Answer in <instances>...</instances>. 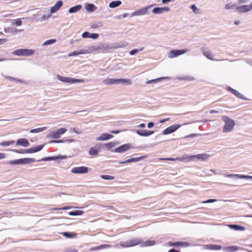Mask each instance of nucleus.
Returning <instances> with one entry per match:
<instances>
[{
	"mask_svg": "<svg viewBox=\"0 0 252 252\" xmlns=\"http://www.w3.org/2000/svg\"><path fill=\"white\" fill-rule=\"evenodd\" d=\"M99 35L97 33H90L87 32H83L82 34L83 38H90L92 39H96L98 37Z\"/></svg>",
	"mask_w": 252,
	"mask_h": 252,
	"instance_id": "19",
	"label": "nucleus"
},
{
	"mask_svg": "<svg viewBox=\"0 0 252 252\" xmlns=\"http://www.w3.org/2000/svg\"><path fill=\"white\" fill-rule=\"evenodd\" d=\"M225 177L234 178L235 179H252V176L248 175H239L236 174H229L224 175Z\"/></svg>",
	"mask_w": 252,
	"mask_h": 252,
	"instance_id": "11",
	"label": "nucleus"
},
{
	"mask_svg": "<svg viewBox=\"0 0 252 252\" xmlns=\"http://www.w3.org/2000/svg\"><path fill=\"white\" fill-rule=\"evenodd\" d=\"M136 133L142 136H147L154 133L153 131H150L148 130H141L139 129L136 131Z\"/></svg>",
	"mask_w": 252,
	"mask_h": 252,
	"instance_id": "21",
	"label": "nucleus"
},
{
	"mask_svg": "<svg viewBox=\"0 0 252 252\" xmlns=\"http://www.w3.org/2000/svg\"><path fill=\"white\" fill-rule=\"evenodd\" d=\"M228 227L231 229L235 230H238V231H244V230H245V229H246L245 227L238 225L236 224H230L228 225Z\"/></svg>",
	"mask_w": 252,
	"mask_h": 252,
	"instance_id": "27",
	"label": "nucleus"
},
{
	"mask_svg": "<svg viewBox=\"0 0 252 252\" xmlns=\"http://www.w3.org/2000/svg\"><path fill=\"white\" fill-rule=\"evenodd\" d=\"M65 141L64 140H51L50 141V143H63V142H64Z\"/></svg>",
	"mask_w": 252,
	"mask_h": 252,
	"instance_id": "60",
	"label": "nucleus"
},
{
	"mask_svg": "<svg viewBox=\"0 0 252 252\" xmlns=\"http://www.w3.org/2000/svg\"><path fill=\"white\" fill-rule=\"evenodd\" d=\"M63 235L67 238H73L76 236L75 233L63 232Z\"/></svg>",
	"mask_w": 252,
	"mask_h": 252,
	"instance_id": "44",
	"label": "nucleus"
},
{
	"mask_svg": "<svg viewBox=\"0 0 252 252\" xmlns=\"http://www.w3.org/2000/svg\"><path fill=\"white\" fill-rule=\"evenodd\" d=\"M57 78L62 82L69 84H74L76 83H84L85 82L84 80L83 79H78L67 77H63L61 76L60 75H57Z\"/></svg>",
	"mask_w": 252,
	"mask_h": 252,
	"instance_id": "3",
	"label": "nucleus"
},
{
	"mask_svg": "<svg viewBox=\"0 0 252 252\" xmlns=\"http://www.w3.org/2000/svg\"><path fill=\"white\" fill-rule=\"evenodd\" d=\"M128 45V43L125 41H120L118 43H112V48H124Z\"/></svg>",
	"mask_w": 252,
	"mask_h": 252,
	"instance_id": "20",
	"label": "nucleus"
},
{
	"mask_svg": "<svg viewBox=\"0 0 252 252\" xmlns=\"http://www.w3.org/2000/svg\"><path fill=\"white\" fill-rule=\"evenodd\" d=\"M77 250L75 249L67 250L64 252H76Z\"/></svg>",
	"mask_w": 252,
	"mask_h": 252,
	"instance_id": "64",
	"label": "nucleus"
},
{
	"mask_svg": "<svg viewBox=\"0 0 252 252\" xmlns=\"http://www.w3.org/2000/svg\"><path fill=\"white\" fill-rule=\"evenodd\" d=\"M21 164H26L33 162L35 161V159L33 158H21Z\"/></svg>",
	"mask_w": 252,
	"mask_h": 252,
	"instance_id": "26",
	"label": "nucleus"
},
{
	"mask_svg": "<svg viewBox=\"0 0 252 252\" xmlns=\"http://www.w3.org/2000/svg\"><path fill=\"white\" fill-rule=\"evenodd\" d=\"M203 54L208 59L211 60H214V59L213 58V55L210 51H203Z\"/></svg>",
	"mask_w": 252,
	"mask_h": 252,
	"instance_id": "35",
	"label": "nucleus"
},
{
	"mask_svg": "<svg viewBox=\"0 0 252 252\" xmlns=\"http://www.w3.org/2000/svg\"><path fill=\"white\" fill-rule=\"evenodd\" d=\"M82 8L81 5H77L74 7H71L69 9L68 12L70 13H73L79 11Z\"/></svg>",
	"mask_w": 252,
	"mask_h": 252,
	"instance_id": "32",
	"label": "nucleus"
},
{
	"mask_svg": "<svg viewBox=\"0 0 252 252\" xmlns=\"http://www.w3.org/2000/svg\"><path fill=\"white\" fill-rule=\"evenodd\" d=\"M103 83L106 85L120 84H127L128 85H131V81L130 79L124 78H107L103 80Z\"/></svg>",
	"mask_w": 252,
	"mask_h": 252,
	"instance_id": "2",
	"label": "nucleus"
},
{
	"mask_svg": "<svg viewBox=\"0 0 252 252\" xmlns=\"http://www.w3.org/2000/svg\"><path fill=\"white\" fill-rule=\"evenodd\" d=\"M186 158L183 157H179L177 158H160V159H164V160H170V161H175V160H179L181 161H183Z\"/></svg>",
	"mask_w": 252,
	"mask_h": 252,
	"instance_id": "37",
	"label": "nucleus"
},
{
	"mask_svg": "<svg viewBox=\"0 0 252 252\" xmlns=\"http://www.w3.org/2000/svg\"><path fill=\"white\" fill-rule=\"evenodd\" d=\"M85 8L88 12H93L96 9V7L93 4L88 3L86 5Z\"/></svg>",
	"mask_w": 252,
	"mask_h": 252,
	"instance_id": "25",
	"label": "nucleus"
},
{
	"mask_svg": "<svg viewBox=\"0 0 252 252\" xmlns=\"http://www.w3.org/2000/svg\"><path fill=\"white\" fill-rule=\"evenodd\" d=\"M119 144L118 142H110L104 144L105 147L107 150H110L113 147L116 146Z\"/></svg>",
	"mask_w": 252,
	"mask_h": 252,
	"instance_id": "28",
	"label": "nucleus"
},
{
	"mask_svg": "<svg viewBox=\"0 0 252 252\" xmlns=\"http://www.w3.org/2000/svg\"><path fill=\"white\" fill-rule=\"evenodd\" d=\"M180 79L182 80L193 81L194 80V78L191 76H188L181 78Z\"/></svg>",
	"mask_w": 252,
	"mask_h": 252,
	"instance_id": "52",
	"label": "nucleus"
},
{
	"mask_svg": "<svg viewBox=\"0 0 252 252\" xmlns=\"http://www.w3.org/2000/svg\"><path fill=\"white\" fill-rule=\"evenodd\" d=\"M169 10V8L168 7H156L153 9L152 12L154 14H158L162 13L164 12L168 11Z\"/></svg>",
	"mask_w": 252,
	"mask_h": 252,
	"instance_id": "15",
	"label": "nucleus"
},
{
	"mask_svg": "<svg viewBox=\"0 0 252 252\" xmlns=\"http://www.w3.org/2000/svg\"><path fill=\"white\" fill-rule=\"evenodd\" d=\"M83 214V212L81 210H76L75 211L70 212L68 214L70 216H79Z\"/></svg>",
	"mask_w": 252,
	"mask_h": 252,
	"instance_id": "38",
	"label": "nucleus"
},
{
	"mask_svg": "<svg viewBox=\"0 0 252 252\" xmlns=\"http://www.w3.org/2000/svg\"><path fill=\"white\" fill-rule=\"evenodd\" d=\"M132 146L130 144H124L119 147L116 148L114 150V152L115 153H122L128 151V150L131 149Z\"/></svg>",
	"mask_w": 252,
	"mask_h": 252,
	"instance_id": "8",
	"label": "nucleus"
},
{
	"mask_svg": "<svg viewBox=\"0 0 252 252\" xmlns=\"http://www.w3.org/2000/svg\"><path fill=\"white\" fill-rule=\"evenodd\" d=\"M210 157L209 155L207 154H201L196 155L190 156L189 157V158H195L198 159H200L201 160H206Z\"/></svg>",
	"mask_w": 252,
	"mask_h": 252,
	"instance_id": "14",
	"label": "nucleus"
},
{
	"mask_svg": "<svg viewBox=\"0 0 252 252\" xmlns=\"http://www.w3.org/2000/svg\"><path fill=\"white\" fill-rule=\"evenodd\" d=\"M242 249L236 246H232L229 247H224L223 251L227 252H235L238 250H242Z\"/></svg>",
	"mask_w": 252,
	"mask_h": 252,
	"instance_id": "23",
	"label": "nucleus"
},
{
	"mask_svg": "<svg viewBox=\"0 0 252 252\" xmlns=\"http://www.w3.org/2000/svg\"><path fill=\"white\" fill-rule=\"evenodd\" d=\"M111 49H113L112 44L111 45H109L108 44H102L98 45L97 47H95L94 51L102 50L103 52H107Z\"/></svg>",
	"mask_w": 252,
	"mask_h": 252,
	"instance_id": "10",
	"label": "nucleus"
},
{
	"mask_svg": "<svg viewBox=\"0 0 252 252\" xmlns=\"http://www.w3.org/2000/svg\"><path fill=\"white\" fill-rule=\"evenodd\" d=\"M70 207H63V208H52L50 209L51 211H57L61 210H66L69 209Z\"/></svg>",
	"mask_w": 252,
	"mask_h": 252,
	"instance_id": "55",
	"label": "nucleus"
},
{
	"mask_svg": "<svg viewBox=\"0 0 252 252\" xmlns=\"http://www.w3.org/2000/svg\"><path fill=\"white\" fill-rule=\"evenodd\" d=\"M122 2L120 0L114 1L109 3V6L110 8H114L119 6L121 4Z\"/></svg>",
	"mask_w": 252,
	"mask_h": 252,
	"instance_id": "34",
	"label": "nucleus"
},
{
	"mask_svg": "<svg viewBox=\"0 0 252 252\" xmlns=\"http://www.w3.org/2000/svg\"><path fill=\"white\" fill-rule=\"evenodd\" d=\"M147 156H141L137 158H133L127 159V163L131 162H137L146 158Z\"/></svg>",
	"mask_w": 252,
	"mask_h": 252,
	"instance_id": "33",
	"label": "nucleus"
},
{
	"mask_svg": "<svg viewBox=\"0 0 252 252\" xmlns=\"http://www.w3.org/2000/svg\"><path fill=\"white\" fill-rule=\"evenodd\" d=\"M14 152L19 154H25L26 153V149H21V150H13Z\"/></svg>",
	"mask_w": 252,
	"mask_h": 252,
	"instance_id": "54",
	"label": "nucleus"
},
{
	"mask_svg": "<svg viewBox=\"0 0 252 252\" xmlns=\"http://www.w3.org/2000/svg\"><path fill=\"white\" fill-rule=\"evenodd\" d=\"M89 154L91 156H97L98 151L94 147H92L89 151Z\"/></svg>",
	"mask_w": 252,
	"mask_h": 252,
	"instance_id": "39",
	"label": "nucleus"
},
{
	"mask_svg": "<svg viewBox=\"0 0 252 252\" xmlns=\"http://www.w3.org/2000/svg\"><path fill=\"white\" fill-rule=\"evenodd\" d=\"M64 157H47L45 158H43L41 159L38 160L37 161H49V160H56L58 158H64Z\"/></svg>",
	"mask_w": 252,
	"mask_h": 252,
	"instance_id": "31",
	"label": "nucleus"
},
{
	"mask_svg": "<svg viewBox=\"0 0 252 252\" xmlns=\"http://www.w3.org/2000/svg\"><path fill=\"white\" fill-rule=\"evenodd\" d=\"M167 78H168V77H160V78H157V79H153V80H151L148 81L146 82V84H151V83H156V82H158L159 81H160V80H163V79H167Z\"/></svg>",
	"mask_w": 252,
	"mask_h": 252,
	"instance_id": "36",
	"label": "nucleus"
},
{
	"mask_svg": "<svg viewBox=\"0 0 252 252\" xmlns=\"http://www.w3.org/2000/svg\"><path fill=\"white\" fill-rule=\"evenodd\" d=\"M14 24L16 26H20L22 25V21L20 19H17L15 21Z\"/></svg>",
	"mask_w": 252,
	"mask_h": 252,
	"instance_id": "59",
	"label": "nucleus"
},
{
	"mask_svg": "<svg viewBox=\"0 0 252 252\" xmlns=\"http://www.w3.org/2000/svg\"><path fill=\"white\" fill-rule=\"evenodd\" d=\"M140 243L139 240H132L122 244V246L123 247H131L138 245Z\"/></svg>",
	"mask_w": 252,
	"mask_h": 252,
	"instance_id": "17",
	"label": "nucleus"
},
{
	"mask_svg": "<svg viewBox=\"0 0 252 252\" xmlns=\"http://www.w3.org/2000/svg\"><path fill=\"white\" fill-rule=\"evenodd\" d=\"M216 201H217L216 199H208L206 201H203L202 203H213V202H216Z\"/></svg>",
	"mask_w": 252,
	"mask_h": 252,
	"instance_id": "57",
	"label": "nucleus"
},
{
	"mask_svg": "<svg viewBox=\"0 0 252 252\" xmlns=\"http://www.w3.org/2000/svg\"><path fill=\"white\" fill-rule=\"evenodd\" d=\"M15 143L14 141H4L1 142L0 143V146L6 147V146H9L10 145H12Z\"/></svg>",
	"mask_w": 252,
	"mask_h": 252,
	"instance_id": "41",
	"label": "nucleus"
},
{
	"mask_svg": "<svg viewBox=\"0 0 252 252\" xmlns=\"http://www.w3.org/2000/svg\"><path fill=\"white\" fill-rule=\"evenodd\" d=\"M191 9L193 10V11L195 13H199V10L196 7V5L195 4H193L191 6Z\"/></svg>",
	"mask_w": 252,
	"mask_h": 252,
	"instance_id": "53",
	"label": "nucleus"
},
{
	"mask_svg": "<svg viewBox=\"0 0 252 252\" xmlns=\"http://www.w3.org/2000/svg\"><path fill=\"white\" fill-rule=\"evenodd\" d=\"M226 89L227 91L230 92L231 93L234 94L237 97H238L239 98H242V96H241L242 95L237 91H236L233 89H232L230 87H227L226 88Z\"/></svg>",
	"mask_w": 252,
	"mask_h": 252,
	"instance_id": "30",
	"label": "nucleus"
},
{
	"mask_svg": "<svg viewBox=\"0 0 252 252\" xmlns=\"http://www.w3.org/2000/svg\"><path fill=\"white\" fill-rule=\"evenodd\" d=\"M188 50H172L168 53V57L169 58H173L179 55L186 53Z\"/></svg>",
	"mask_w": 252,
	"mask_h": 252,
	"instance_id": "7",
	"label": "nucleus"
},
{
	"mask_svg": "<svg viewBox=\"0 0 252 252\" xmlns=\"http://www.w3.org/2000/svg\"><path fill=\"white\" fill-rule=\"evenodd\" d=\"M198 134H191L190 135H187V136H185V138H189V137H195L196 136H197Z\"/></svg>",
	"mask_w": 252,
	"mask_h": 252,
	"instance_id": "61",
	"label": "nucleus"
},
{
	"mask_svg": "<svg viewBox=\"0 0 252 252\" xmlns=\"http://www.w3.org/2000/svg\"><path fill=\"white\" fill-rule=\"evenodd\" d=\"M17 145H20L24 147H28L30 145L29 142L27 139L25 138H20L18 139L16 141Z\"/></svg>",
	"mask_w": 252,
	"mask_h": 252,
	"instance_id": "16",
	"label": "nucleus"
},
{
	"mask_svg": "<svg viewBox=\"0 0 252 252\" xmlns=\"http://www.w3.org/2000/svg\"><path fill=\"white\" fill-rule=\"evenodd\" d=\"M168 245L169 246H179V242H169L168 243Z\"/></svg>",
	"mask_w": 252,
	"mask_h": 252,
	"instance_id": "56",
	"label": "nucleus"
},
{
	"mask_svg": "<svg viewBox=\"0 0 252 252\" xmlns=\"http://www.w3.org/2000/svg\"><path fill=\"white\" fill-rule=\"evenodd\" d=\"M34 52L32 49H21L15 50L13 54L17 56H28L32 55Z\"/></svg>",
	"mask_w": 252,
	"mask_h": 252,
	"instance_id": "5",
	"label": "nucleus"
},
{
	"mask_svg": "<svg viewBox=\"0 0 252 252\" xmlns=\"http://www.w3.org/2000/svg\"><path fill=\"white\" fill-rule=\"evenodd\" d=\"M102 26V24L101 22H98L96 23H93L91 25V28L93 29H97Z\"/></svg>",
	"mask_w": 252,
	"mask_h": 252,
	"instance_id": "46",
	"label": "nucleus"
},
{
	"mask_svg": "<svg viewBox=\"0 0 252 252\" xmlns=\"http://www.w3.org/2000/svg\"><path fill=\"white\" fill-rule=\"evenodd\" d=\"M113 136L111 134L103 133L99 137L96 138L97 141H105L112 138Z\"/></svg>",
	"mask_w": 252,
	"mask_h": 252,
	"instance_id": "13",
	"label": "nucleus"
},
{
	"mask_svg": "<svg viewBox=\"0 0 252 252\" xmlns=\"http://www.w3.org/2000/svg\"><path fill=\"white\" fill-rule=\"evenodd\" d=\"M65 128H60L56 130L51 131L47 136L48 138L58 139L61 136V135L64 133L66 131Z\"/></svg>",
	"mask_w": 252,
	"mask_h": 252,
	"instance_id": "4",
	"label": "nucleus"
},
{
	"mask_svg": "<svg viewBox=\"0 0 252 252\" xmlns=\"http://www.w3.org/2000/svg\"><path fill=\"white\" fill-rule=\"evenodd\" d=\"M56 40L55 39H49V40H46V41H45L43 43L42 45L43 46H46V45H50V44H53L55 42H56Z\"/></svg>",
	"mask_w": 252,
	"mask_h": 252,
	"instance_id": "43",
	"label": "nucleus"
},
{
	"mask_svg": "<svg viewBox=\"0 0 252 252\" xmlns=\"http://www.w3.org/2000/svg\"><path fill=\"white\" fill-rule=\"evenodd\" d=\"M63 3L62 1L59 0L57 2V3L51 8L50 12L52 13H55L57 12L63 5Z\"/></svg>",
	"mask_w": 252,
	"mask_h": 252,
	"instance_id": "18",
	"label": "nucleus"
},
{
	"mask_svg": "<svg viewBox=\"0 0 252 252\" xmlns=\"http://www.w3.org/2000/svg\"><path fill=\"white\" fill-rule=\"evenodd\" d=\"M6 155L4 153H0V159H3L5 158Z\"/></svg>",
	"mask_w": 252,
	"mask_h": 252,
	"instance_id": "63",
	"label": "nucleus"
},
{
	"mask_svg": "<svg viewBox=\"0 0 252 252\" xmlns=\"http://www.w3.org/2000/svg\"><path fill=\"white\" fill-rule=\"evenodd\" d=\"M150 6H148L147 7H144L142 9H140L137 11H135L133 13V16H139V15H143L147 13L148 9Z\"/></svg>",
	"mask_w": 252,
	"mask_h": 252,
	"instance_id": "24",
	"label": "nucleus"
},
{
	"mask_svg": "<svg viewBox=\"0 0 252 252\" xmlns=\"http://www.w3.org/2000/svg\"><path fill=\"white\" fill-rule=\"evenodd\" d=\"M221 119L225 123L222 129L223 132L228 133L232 131L235 125L234 121L227 116H222Z\"/></svg>",
	"mask_w": 252,
	"mask_h": 252,
	"instance_id": "1",
	"label": "nucleus"
},
{
	"mask_svg": "<svg viewBox=\"0 0 252 252\" xmlns=\"http://www.w3.org/2000/svg\"><path fill=\"white\" fill-rule=\"evenodd\" d=\"M84 53H86V52H83V51H81V52H78L77 51H74V52H73L70 53L68 55V56L70 57V56H76V55H78L80 54H84Z\"/></svg>",
	"mask_w": 252,
	"mask_h": 252,
	"instance_id": "50",
	"label": "nucleus"
},
{
	"mask_svg": "<svg viewBox=\"0 0 252 252\" xmlns=\"http://www.w3.org/2000/svg\"><path fill=\"white\" fill-rule=\"evenodd\" d=\"M234 6V5H232L230 3L226 4L225 6V8L226 9H229L232 8Z\"/></svg>",
	"mask_w": 252,
	"mask_h": 252,
	"instance_id": "58",
	"label": "nucleus"
},
{
	"mask_svg": "<svg viewBox=\"0 0 252 252\" xmlns=\"http://www.w3.org/2000/svg\"><path fill=\"white\" fill-rule=\"evenodd\" d=\"M88 168L86 166H80L73 168L71 172L73 174H86L88 172Z\"/></svg>",
	"mask_w": 252,
	"mask_h": 252,
	"instance_id": "6",
	"label": "nucleus"
},
{
	"mask_svg": "<svg viewBox=\"0 0 252 252\" xmlns=\"http://www.w3.org/2000/svg\"><path fill=\"white\" fill-rule=\"evenodd\" d=\"M187 247L190 246V244L187 242H179V246Z\"/></svg>",
	"mask_w": 252,
	"mask_h": 252,
	"instance_id": "51",
	"label": "nucleus"
},
{
	"mask_svg": "<svg viewBox=\"0 0 252 252\" xmlns=\"http://www.w3.org/2000/svg\"><path fill=\"white\" fill-rule=\"evenodd\" d=\"M182 126L181 125H172L166 129H165L163 131L162 134L163 135H166L170 133H171L175 131H176L178 128H180Z\"/></svg>",
	"mask_w": 252,
	"mask_h": 252,
	"instance_id": "9",
	"label": "nucleus"
},
{
	"mask_svg": "<svg viewBox=\"0 0 252 252\" xmlns=\"http://www.w3.org/2000/svg\"><path fill=\"white\" fill-rule=\"evenodd\" d=\"M155 241H152V240H148V241H146L144 242V246H152V245H155Z\"/></svg>",
	"mask_w": 252,
	"mask_h": 252,
	"instance_id": "47",
	"label": "nucleus"
},
{
	"mask_svg": "<svg viewBox=\"0 0 252 252\" xmlns=\"http://www.w3.org/2000/svg\"><path fill=\"white\" fill-rule=\"evenodd\" d=\"M100 177L104 180H114L115 178L114 176H110V175H102L100 176Z\"/></svg>",
	"mask_w": 252,
	"mask_h": 252,
	"instance_id": "45",
	"label": "nucleus"
},
{
	"mask_svg": "<svg viewBox=\"0 0 252 252\" xmlns=\"http://www.w3.org/2000/svg\"><path fill=\"white\" fill-rule=\"evenodd\" d=\"M143 50V48H141L140 49L138 50V49H133L131 51H130L129 52V54L130 55H135V54H136L137 53H138V52L139 51H141Z\"/></svg>",
	"mask_w": 252,
	"mask_h": 252,
	"instance_id": "49",
	"label": "nucleus"
},
{
	"mask_svg": "<svg viewBox=\"0 0 252 252\" xmlns=\"http://www.w3.org/2000/svg\"><path fill=\"white\" fill-rule=\"evenodd\" d=\"M249 1V0H238V3L240 4L248 2Z\"/></svg>",
	"mask_w": 252,
	"mask_h": 252,
	"instance_id": "62",
	"label": "nucleus"
},
{
	"mask_svg": "<svg viewBox=\"0 0 252 252\" xmlns=\"http://www.w3.org/2000/svg\"><path fill=\"white\" fill-rule=\"evenodd\" d=\"M7 164L10 165H17V164H21V160L20 159H16L12 161H8L6 162Z\"/></svg>",
	"mask_w": 252,
	"mask_h": 252,
	"instance_id": "42",
	"label": "nucleus"
},
{
	"mask_svg": "<svg viewBox=\"0 0 252 252\" xmlns=\"http://www.w3.org/2000/svg\"><path fill=\"white\" fill-rule=\"evenodd\" d=\"M110 246L108 245H106V244H104V245H101L99 246H98V247H96L94 248H93V250H100L101 249H103V248H109Z\"/></svg>",
	"mask_w": 252,
	"mask_h": 252,
	"instance_id": "48",
	"label": "nucleus"
},
{
	"mask_svg": "<svg viewBox=\"0 0 252 252\" xmlns=\"http://www.w3.org/2000/svg\"><path fill=\"white\" fill-rule=\"evenodd\" d=\"M44 147V145H40L35 147L31 148L29 149H26V153H33L38 152L42 149Z\"/></svg>",
	"mask_w": 252,
	"mask_h": 252,
	"instance_id": "22",
	"label": "nucleus"
},
{
	"mask_svg": "<svg viewBox=\"0 0 252 252\" xmlns=\"http://www.w3.org/2000/svg\"><path fill=\"white\" fill-rule=\"evenodd\" d=\"M252 9V5H244L236 7V10L239 12H247L250 11Z\"/></svg>",
	"mask_w": 252,
	"mask_h": 252,
	"instance_id": "12",
	"label": "nucleus"
},
{
	"mask_svg": "<svg viewBox=\"0 0 252 252\" xmlns=\"http://www.w3.org/2000/svg\"><path fill=\"white\" fill-rule=\"evenodd\" d=\"M46 129V127H40V128H35V129H32L30 130V132H31V133H38V132L44 131Z\"/></svg>",
	"mask_w": 252,
	"mask_h": 252,
	"instance_id": "40",
	"label": "nucleus"
},
{
	"mask_svg": "<svg viewBox=\"0 0 252 252\" xmlns=\"http://www.w3.org/2000/svg\"><path fill=\"white\" fill-rule=\"evenodd\" d=\"M205 247L208 249L214 250H220L222 248L220 245H206Z\"/></svg>",
	"mask_w": 252,
	"mask_h": 252,
	"instance_id": "29",
	"label": "nucleus"
}]
</instances>
